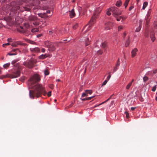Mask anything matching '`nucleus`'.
<instances>
[{
  "label": "nucleus",
  "instance_id": "obj_1",
  "mask_svg": "<svg viewBox=\"0 0 157 157\" xmlns=\"http://www.w3.org/2000/svg\"><path fill=\"white\" fill-rule=\"evenodd\" d=\"M45 88L41 84H36L33 88V90L29 91V96L30 98H34L35 97L38 98L42 94L45 95L46 94Z\"/></svg>",
  "mask_w": 157,
  "mask_h": 157
},
{
  "label": "nucleus",
  "instance_id": "obj_2",
  "mask_svg": "<svg viewBox=\"0 0 157 157\" xmlns=\"http://www.w3.org/2000/svg\"><path fill=\"white\" fill-rule=\"evenodd\" d=\"M27 4V5L23 7L22 10H21L22 12L24 11H29L31 8L33 6L38 5L39 3V1L38 0H27L26 1Z\"/></svg>",
  "mask_w": 157,
  "mask_h": 157
},
{
  "label": "nucleus",
  "instance_id": "obj_3",
  "mask_svg": "<svg viewBox=\"0 0 157 157\" xmlns=\"http://www.w3.org/2000/svg\"><path fill=\"white\" fill-rule=\"evenodd\" d=\"M102 9V7H99L96 9L94 14L92 16L89 23L85 27V28L87 27L88 29V28L90 27L94 23L95 21V19L97 18L98 14L101 12Z\"/></svg>",
  "mask_w": 157,
  "mask_h": 157
},
{
  "label": "nucleus",
  "instance_id": "obj_4",
  "mask_svg": "<svg viewBox=\"0 0 157 157\" xmlns=\"http://www.w3.org/2000/svg\"><path fill=\"white\" fill-rule=\"evenodd\" d=\"M22 69L20 67H18V69L13 71L10 74L6 75L4 76V78L9 77L12 78H17L20 76L21 74L20 70Z\"/></svg>",
  "mask_w": 157,
  "mask_h": 157
},
{
  "label": "nucleus",
  "instance_id": "obj_5",
  "mask_svg": "<svg viewBox=\"0 0 157 157\" xmlns=\"http://www.w3.org/2000/svg\"><path fill=\"white\" fill-rule=\"evenodd\" d=\"M40 80L39 76L37 75H35L32 76L29 80L28 84L30 87L32 88L34 84Z\"/></svg>",
  "mask_w": 157,
  "mask_h": 157
},
{
  "label": "nucleus",
  "instance_id": "obj_6",
  "mask_svg": "<svg viewBox=\"0 0 157 157\" xmlns=\"http://www.w3.org/2000/svg\"><path fill=\"white\" fill-rule=\"evenodd\" d=\"M110 10L112 13L113 15L116 17L121 13V11L117 8L115 6L110 8Z\"/></svg>",
  "mask_w": 157,
  "mask_h": 157
},
{
  "label": "nucleus",
  "instance_id": "obj_7",
  "mask_svg": "<svg viewBox=\"0 0 157 157\" xmlns=\"http://www.w3.org/2000/svg\"><path fill=\"white\" fill-rule=\"evenodd\" d=\"M36 62L33 60H29L28 62H24L23 63V64L25 66L29 68H32L35 63Z\"/></svg>",
  "mask_w": 157,
  "mask_h": 157
},
{
  "label": "nucleus",
  "instance_id": "obj_8",
  "mask_svg": "<svg viewBox=\"0 0 157 157\" xmlns=\"http://www.w3.org/2000/svg\"><path fill=\"white\" fill-rule=\"evenodd\" d=\"M37 20V17L35 16L31 15L28 17L29 21L30 22H33V24L34 25H39L38 23L36 21Z\"/></svg>",
  "mask_w": 157,
  "mask_h": 157
},
{
  "label": "nucleus",
  "instance_id": "obj_9",
  "mask_svg": "<svg viewBox=\"0 0 157 157\" xmlns=\"http://www.w3.org/2000/svg\"><path fill=\"white\" fill-rule=\"evenodd\" d=\"M58 43L57 42L55 43L54 44L53 43L48 48V50L50 51H53L56 50V47L55 45H56L57 47L58 46Z\"/></svg>",
  "mask_w": 157,
  "mask_h": 157
},
{
  "label": "nucleus",
  "instance_id": "obj_10",
  "mask_svg": "<svg viewBox=\"0 0 157 157\" xmlns=\"http://www.w3.org/2000/svg\"><path fill=\"white\" fill-rule=\"evenodd\" d=\"M18 31L20 33H23L24 35L27 36L29 35L32 34L31 32L28 30L27 29L23 30H20V29H18Z\"/></svg>",
  "mask_w": 157,
  "mask_h": 157
},
{
  "label": "nucleus",
  "instance_id": "obj_11",
  "mask_svg": "<svg viewBox=\"0 0 157 157\" xmlns=\"http://www.w3.org/2000/svg\"><path fill=\"white\" fill-rule=\"evenodd\" d=\"M113 25V24L111 22H108L105 24V29L108 30L110 29Z\"/></svg>",
  "mask_w": 157,
  "mask_h": 157
},
{
  "label": "nucleus",
  "instance_id": "obj_12",
  "mask_svg": "<svg viewBox=\"0 0 157 157\" xmlns=\"http://www.w3.org/2000/svg\"><path fill=\"white\" fill-rule=\"evenodd\" d=\"M30 51L33 53H37L40 52V50L39 48H30Z\"/></svg>",
  "mask_w": 157,
  "mask_h": 157
},
{
  "label": "nucleus",
  "instance_id": "obj_13",
  "mask_svg": "<svg viewBox=\"0 0 157 157\" xmlns=\"http://www.w3.org/2000/svg\"><path fill=\"white\" fill-rule=\"evenodd\" d=\"M87 92H89V94H91L92 93V91L91 90H85V92L84 93H83L82 95V97H86V93Z\"/></svg>",
  "mask_w": 157,
  "mask_h": 157
},
{
  "label": "nucleus",
  "instance_id": "obj_14",
  "mask_svg": "<svg viewBox=\"0 0 157 157\" xmlns=\"http://www.w3.org/2000/svg\"><path fill=\"white\" fill-rule=\"evenodd\" d=\"M69 15L71 18H73L75 15L74 9H72L71 11H69Z\"/></svg>",
  "mask_w": 157,
  "mask_h": 157
},
{
  "label": "nucleus",
  "instance_id": "obj_15",
  "mask_svg": "<svg viewBox=\"0 0 157 157\" xmlns=\"http://www.w3.org/2000/svg\"><path fill=\"white\" fill-rule=\"evenodd\" d=\"M138 51V49L136 48H135L131 52L132 56V57H134L136 55V52Z\"/></svg>",
  "mask_w": 157,
  "mask_h": 157
},
{
  "label": "nucleus",
  "instance_id": "obj_16",
  "mask_svg": "<svg viewBox=\"0 0 157 157\" xmlns=\"http://www.w3.org/2000/svg\"><path fill=\"white\" fill-rule=\"evenodd\" d=\"M151 9H149L148 10L147 14V15L146 17L145 18V19L146 20V21H147L149 20V17L150 16L151 13Z\"/></svg>",
  "mask_w": 157,
  "mask_h": 157
},
{
  "label": "nucleus",
  "instance_id": "obj_17",
  "mask_svg": "<svg viewBox=\"0 0 157 157\" xmlns=\"http://www.w3.org/2000/svg\"><path fill=\"white\" fill-rule=\"evenodd\" d=\"M26 1V0H17L16 1V3L18 5H21L23 2H25Z\"/></svg>",
  "mask_w": 157,
  "mask_h": 157
},
{
  "label": "nucleus",
  "instance_id": "obj_18",
  "mask_svg": "<svg viewBox=\"0 0 157 157\" xmlns=\"http://www.w3.org/2000/svg\"><path fill=\"white\" fill-rule=\"evenodd\" d=\"M150 38L152 41H154L155 39L154 36V33L153 32H151L150 34Z\"/></svg>",
  "mask_w": 157,
  "mask_h": 157
},
{
  "label": "nucleus",
  "instance_id": "obj_19",
  "mask_svg": "<svg viewBox=\"0 0 157 157\" xmlns=\"http://www.w3.org/2000/svg\"><path fill=\"white\" fill-rule=\"evenodd\" d=\"M48 56V54H46L44 55L42 54L39 56V58L40 59H44Z\"/></svg>",
  "mask_w": 157,
  "mask_h": 157
},
{
  "label": "nucleus",
  "instance_id": "obj_20",
  "mask_svg": "<svg viewBox=\"0 0 157 157\" xmlns=\"http://www.w3.org/2000/svg\"><path fill=\"white\" fill-rule=\"evenodd\" d=\"M52 43L49 41H46L45 42L44 44L48 48Z\"/></svg>",
  "mask_w": 157,
  "mask_h": 157
},
{
  "label": "nucleus",
  "instance_id": "obj_21",
  "mask_svg": "<svg viewBox=\"0 0 157 157\" xmlns=\"http://www.w3.org/2000/svg\"><path fill=\"white\" fill-rule=\"evenodd\" d=\"M122 4V1L121 0L117 1L116 4V5L118 7H120Z\"/></svg>",
  "mask_w": 157,
  "mask_h": 157
},
{
  "label": "nucleus",
  "instance_id": "obj_22",
  "mask_svg": "<svg viewBox=\"0 0 157 157\" xmlns=\"http://www.w3.org/2000/svg\"><path fill=\"white\" fill-rule=\"evenodd\" d=\"M129 36H128V39L126 40L125 43V46L126 47H127L129 44H130V41H129Z\"/></svg>",
  "mask_w": 157,
  "mask_h": 157
},
{
  "label": "nucleus",
  "instance_id": "obj_23",
  "mask_svg": "<svg viewBox=\"0 0 157 157\" xmlns=\"http://www.w3.org/2000/svg\"><path fill=\"white\" fill-rule=\"evenodd\" d=\"M39 31V29L38 28H34L31 29V32L32 33H34L35 32H38Z\"/></svg>",
  "mask_w": 157,
  "mask_h": 157
},
{
  "label": "nucleus",
  "instance_id": "obj_24",
  "mask_svg": "<svg viewBox=\"0 0 157 157\" xmlns=\"http://www.w3.org/2000/svg\"><path fill=\"white\" fill-rule=\"evenodd\" d=\"M10 63H6L3 65V67L5 68H7L10 66Z\"/></svg>",
  "mask_w": 157,
  "mask_h": 157
},
{
  "label": "nucleus",
  "instance_id": "obj_25",
  "mask_svg": "<svg viewBox=\"0 0 157 157\" xmlns=\"http://www.w3.org/2000/svg\"><path fill=\"white\" fill-rule=\"evenodd\" d=\"M130 0H126L124 4V6H125V8H126L127 7V6L128 5V2Z\"/></svg>",
  "mask_w": 157,
  "mask_h": 157
},
{
  "label": "nucleus",
  "instance_id": "obj_26",
  "mask_svg": "<svg viewBox=\"0 0 157 157\" xmlns=\"http://www.w3.org/2000/svg\"><path fill=\"white\" fill-rule=\"evenodd\" d=\"M147 2H145L143 3V6L142 9L144 10L147 5Z\"/></svg>",
  "mask_w": 157,
  "mask_h": 157
},
{
  "label": "nucleus",
  "instance_id": "obj_27",
  "mask_svg": "<svg viewBox=\"0 0 157 157\" xmlns=\"http://www.w3.org/2000/svg\"><path fill=\"white\" fill-rule=\"evenodd\" d=\"M24 25L26 29L29 28L30 26L29 24L28 23H25L24 24Z\"/></svg>",
  "mask_w": 157,
  "mask_h": 157
},
{
  "label": "nucleus",
  "instance_id": "obj_28",
  "mask_svg": "<svg viewBox=\"0 0 157 157\" xmlns=\"http://www.w3.org/2000/svg\"><path fill=\"white\" fill-rule=\"evenodd\" d=\"M16 42L17 43V46L18 45H25V44L24 43H22V42H21V41H16Z\"/></svg>",
  "mask_w": 157,
  "mask_h": 157
},
{
  "label": "nucleus",
  "instance_id": "obj_29",
  "mask_svg": "<svg viewBox=\"0 0 157 157\" xmlns=\"http://www.w3.org/2000/svg\"><path fill=\"white\" fill-rule=\"evenodd\" d=\"M111 10H110V8L108 10V11L106 13L107 14L108 16H110L111 14Z\"/></svg>",
  "mask_w": 157,
  "mask_h": 157
},
{
  "label": "nucleus",
  "instance_id": "obj_30",
  "mask_svg": "<svg viewBox=\"0 0 157 157\" xmlns=\"http://www.w3.org/2000/svg\"><path fill=\"white\" fill-rule=\"evenodd\" d=\"M141 28V23H140V24L139 27L136 28V32H139Z\"/></svg>",
  "mask_w": 157,
  "mask_h": 157
},
{
  "label": "nucleus",
  "instance_id": "obj_31",
  "mask_svg": "<svg viewBox=\"0 0 157 157\" xmlns=\"http://www.w3.org/2000/svg\"><path fill=\"white\" fill-rule=\"evenodd\" d=\"M106 46V43L105 42H104L102 43L101 44V47L104 48H105Z\"/></svg>",
  "mask_w": 157,
  "mask_h": 157
},
{
  "label": "nucleus",
  "instance_id": "obj_32",
  "mask_svg": "<svg viewBox=\"0 0 157 157\" xmlns=\"http://www.w3.org/2000/svg\"><path fill=\"white\" fill-rule=\"evenodd\" d=\"M89 39L88 38H87L86 40V46H87L89 44Z\"/></svg>",
  "mask_w": 157,
  "mask_h": 157
},
{
  "label": "nucleus",
  "instance_id": "obj_33",
  "mask_svg": "<svg viewBox=\"0 0 157 157\" xmlns=\"http://www.w3.org/2000/svg\"><path fill=\"white\" fill-rule=\"evenodd\" d=\"M132 85V84L131 83H129L126 86V89H129L131 86Z\"/></svg>",
  "mask_w": 157,
  "mask_h": 157
},
{
  "label": "nucleus",
  "instance_id": "obj_34",
  "mask_svg": "<svg viewBox=\"0 0 157 157\" xmlns=\"http://www.w3.org/2000/svg\"><path fill=\"white\" fill-rule=\"evenodd\" d=\"M78 26V24L76 23L74 25H73V28L74 29H77Z\"/></svg>",
  "mask_w": 157,
  "mask_h": 157
},
{
  "label": "nucleus",
  "instance_id": "obj_35",
  "mask_svg": "<svg viewBox=\"0 0 157 157\" xmlns=\"http://www.w3.org/2000/svg\"><path fill=\"white\" fill-rule=\"evenodd\" d=\"M123 26L122 25H120L118 27V31H120L121 30L123 29Z\"/></svg>",
  "mask_w": 157,
  "mask_h": 157
},
{
  "label": "nucleus",
  "instance_id": "obj_36",
  "mask_svg": "<svg viewBox=\"0 0 157 157\" xmlns=\"http://www.w3.org/2000/svg\"><path fill=\"white\" fill-rule=\"evenodd\" d=\"M11 45L12 46L15 47H17V45L16 42H15L14 43H12Z\"/></svg>",
  "mask_w": 157,
  "mask_h": 157
},
{
  "label": "nucleus",
  "instance_id": "obj_37",
  "mask_svg": "<svg viewBox=\"0 0 157 157\" xmlns=\"http://www.w3.org/2000/svg\"><path fill=\"white\" fill-rule=\"evenodd\" d=\"M120 65V59H119V58H118L117 61V63L116 64V67H118Z\"/></svg>",
  "mask_w": 157,
  "mask_h": 157
},
{
  "label": "nucleus",
  "instance_id": "obj_38",
  "mask_svg": "<svg viewBox=\"0 0 157 157\" xmlns=\"http://www.w3.org/2000/svg\"><path fill=\"white\" fill-rule=\"evenodd\" d=\"M111 77V75H110V72L109 73V75L106 78V80L108 81L109 80Z\"/></svg>",
  "mask_w": 157,
  "mask_h": 157
},
{
  "label": "nucleus",
  "instance_id": "obj_39",
  "mask_svg": "<svg viewBox=\"0 0 157 157\" xmlns=\"http://www.w3.org/2000/svg\"><path fill=\"white\" fill-rule=\"evenodd\" d=\"M108 81L106 79L105 80V81H104V82H103V83L101 85V87H102V86L105 85V84L107 83Z\"/></svg>",
  "mask_w": 157,
  "mask_h": 157
},
{
  "label": "nucleus",
  "instance_id": "obj_40",
  "mask_svg": "<svg viewBox=\"0 0 157 157\" xmlns=\"http://www.w3.org/2000/svg\"><path fill=\"white\" fill-rule=\"evenodd\" d=\"M18 61V59H15L14 60H13V61L12 62H11V63L12 64H14L15 63H16Z\"/></svg>",
  "mask_w": 157,
  "mask_h": 157
},
{
  "label": "nucleus",
  "instance_id": "obj_41",
  "mask_svg": "<svg viewBox=\"0 0 157 157\" xmlns=\"http://www.w3.org/2000/svg\"><path fill=\"white\" fill-rule=\"evenodd\" d=\"M156 85H155V86H154L152 89V91H153V92H154L156 90Z\"/></svg>",
  "mask_w": 157,
  "mask_h": 157
},
{
  "label": "nucleus",
  "instance_id": "obj_42",
  "mask_svg": "<svg viewBox=\"0 0 157 157\" xmlns=\"http://www.w3.org/2000/svg\"><path fill=\"white\" fill-rule=\"evenodd\" d=\"M111 96H111V97H110L107 100H106V101H104V102H103L101 103V104H99V105H102V104H104V103H105V102H106L107 101H108V100H109V99L111 98Z\"/></svg>",
  "mask_w": 157,
  "mask_h": 157
},
{
  "label": "nucleus",
  "instance_id": "obj_43",
  "mask_svg": "<svg viewBox=\"0 0 157 157\" xmlns=\"http://www.w3.org/2000/svg\"><path fill=\"white\" fill-rule=\"evenodd\" d=\"M25 79V77L24 76H23L21 77L19 79L20 80L21 82H23L24 81Z\"/></svg>",
  "mask_w": 157,
  "mask_h": 157
},
{
  "label": "nucleus",
  "instance_id": "obj_44",
  "mask_svg": "<svg viewBox=\"0 0 157 157\" xmlns=\"http://www.w3.org/2000/svg\"><path fill=\"white\" fill-rule=\"evenodd\" d=\"M44 73L46 75H48L49 74V72L47 70H45L44 71Z\"/></svg>",
  "mask_w": 157,
  "mask_h": 157
},
{
  "label": "nucleus",
  "instance_id": "obj_45",
  "mask_svg": "<svg viewBox=\"0 0 157 157\" xmlns=\"http://www.w3.org/2000/svg\"><path fill=\"white\" fill-rule=\"evenodd\" d=\"M10 43H7L4 44H3L2 45V46L3 47L5 48L6 46V45H10Z\"/></svg>",
  "mask_w": 157,
  "mask_h": 157
},
{
  "label": "nucleus",
  "instance_id": "obj_46",
  "mask_svg": "<svg viewBox=\"0 0 157 157\" xmlns=\"http://www.w3.org/2000/svg\"><path fill=\"white\" fill-rule=\"evenodd\" d=\"M117 20V21H119L121 19H123V17L122 16H120L118 18H117V17H116Z\"/></svg>",
  "mask_w": 157,
  "mask_h": 157
},
{
  "label": "nucleus",
  "instance_id": "obj_47",
  "mask_svg": "<svg viewBox=\"0 0 157 157\" xmlns=\"http://www.w3.org/2000/svg\"><path fill=\"white\" fill-rule=\"evenodd\" d=\"M148 78L147 76H144L143 78V80L144 82H146V81H147L148 80Z\"/></svg>",
  "mask_w": 157,
  "mask_h": 157
},
{
  "label": "nucleus",
  "instance_id": "obj_48",
  "mask_svg": "<svg viewBox=\"0 0 157 157\" xmlns=\"http://www.w3.org/2000/svg\"><path fill=\"white\" fill-rule=\"evenodd\" d=\"M0 2H1L2 3H5L7 2V0H1Z\"/></svg>",
  "mask_w": 157,
  "mask_h": 157
},
{
  "label": "nucleus",
  "instance_id": "obj_49",
  "mask_svg": "<svg viewBox=\"0 0 157 157\" xmlns=\"http://www.w3.org/2000/svg\"><path fill=\"white\" fill-rule=\"evenodd\" d=\"M18 29H20V30H25L23 29V27L22 26H20L19 28H17V30L18 31Z\"/></svg>",
  "mask_w": 157,
  "mask_h": 157
},
{
  "label": "nucleus",
  "instance_id": "obj_50",
  "mask_svg": "<svg viewBox=\"0 0 157 157\" xmlns=\"http://www.w3.org/2000/svg\"><path fill=\"white\" fill-rule=\"evenodd\" d=\"M94 96H92L90 97H88L87 98H86L87 100H90L92 98L94 97Z\"/></svg>",
  "mask_w": 157,
  "mask_h": 157
},
{
  "label": "nucleus",
  "instance_id": "obj_51",
  "mask_svg": "<svg viewBox=\"0 0 157 157\" xmlns=\"http://www.w3.org/2000/svg\"><path fill=\"white\" fill-rule=\"evenodd\" d=\"M51 92L50 91L48 92L47 94V95L48 97H50L51 96Z\"/></svg>",
  "mask_w": 157,
  "mask_h": 157
},
{
  "label": "nucleus",
  "instance_id": "obj_52",
  "mask_svg": "<svg viewBox=\"0 0 157 157\" xmlns=\"http://www.w3.org/2000/svg\"><path fill=\"white\" fill-rule=\"evenodd\" d=\"M17 54L16 53H8V55H9V56H13V55H15Z\"/></svg>",
  "mask_w": 157,
  "mask_h": 157
},
{
  "label": "nucleus",
  "instance_id": "obj_53",
  "mask_svg": "<svg viewBox=\"0 0 157 157\" xmlns=\"http://www.w3.org/2000/svg\"><path fill=\"white\" fill-rule=\"evenodd\" d=\"M98 53L99 54L101 55L102 53V51L100 50L98 52Z\"/></svg>",
  "mask_w": 157,
  "mask_h": 157
},
{
  "label": "nucleus",
  "instance_id": "obj_54",
  "mask_svg": "<svg viewBox=\"0 0 157 157\" xmlns=\"http://www.w3.org/2000/svg\"><path fill=\"white\" fill-rule=\"evenodd\" d=\"M81 10H82V8H81V7H78V11H79V13H80L81 12Z\"/></svg>",
  "mask_w": 157,
  "mask_h": 157
},
{
  "label": "nucleus",
  "instance_id": "obj_55",
  "mask_svg": "<svg viewBox=\"0 0 157 157\" xmlns=\"http://www.w3.org/2000/svg\"><path fill=\"white\" fill-rule=\"evenodd\" d=\"M29 43L32 44H35L36 43L33 41H30Z\"/></svg>",
  "mask_w": 157,
  "mask_h": 157
},
{
  "label": "nucleus",
  "instance_id": "obj_56",
  "mask_svg": "<svg viewBox=\"0 0 157 157\" xmlns=\"http://www.w3.org/2000/svg\"><path fill=\"white\" fill-rule=\"evenodd\" d=\"M125 113L126 114V117L128 118L129 116V114L127 112H125Z\"/></svg>",
  "mask_w": 157,
  "mask_h": 157
},
{
  "label": "nucleus",
  "instance_id": "obj_57",
  "mask_svg": "<svg viewBox=\"0 0 157 157\" xmlns=\"http://www.w3.org/2000/svg\"><path fill=\"white\" fill-rule=\"evenodd\" d=\"M12 40V39L11 38H8L7 39V41L9 42H11V40Z\"/></svg>",
  "mask_w": 157,
  "mask_h": 157
},
{
  "label": "nucleus",
  "instance_id": "obj_58",
  "mask_svg": "<svg viewBox=\"0 0 157 157\" xmlns=\"http://www.w3.org/2000/svg\"><path fill=\"white\" fill-rule=\"evenodd\" d=\"M17 50H18H18H18V49H17V48L13 49L12 50V52H15V51H17Z\"/></svg>",
  "mask_w": 157,
  "mask_h": 157
},
{
  "label": "nucleus",
  "instance_id": "obj_59",
  "mask_svg": "<svg viewBox=\"0 0 157 157\" xmlns=\"http://www.w3.org/2000/svg\"><path fill=\"white\" fill-rule=\"evenodd\" d=\"M157 73V69L153 71V73L154 74H155Z\"/></svg>",
  "mask_w": 157,
  "mask_h": 157
},
{
  "label": "nucleus",
  "instance_id": "obj_60",
  "mask_svg": "<svg viewBox=\"0 0 157 157\" xmlns=\"http://www.w3.org/2000/svg\"><path fill=\"white\" fill-rule=\"evenodd\" d=\"M126 36V33H124L123 34V38H124Z\"/></svg>",
  "mask_w": 157,
  "mask_h": 157
},
{
  "label": "nucleus",
  "instance_id": "obj_61",
  "mask_svg": "<svg viewBox=\"0 0 157 157\" xmlns=\"http://www.w3.org/2000/svg\"><path fill=\"white\" fill-rule=\"evenodd\" d=\"M41 52H45V49L44 48H42L41 49Z\"/></svg>",
  "mask_w": 157,
  "mask_h": 157
},
{
  "label": "nucleus",
  "instance_id": "obj_62",
  "mask_svg": "<svg viewBox=\"0 0 157 157\" xmlns=\"http://www.w3.org/2000/svg\"><path fill=\"white\" fill-rule=\"evenodd\" d=\"M42 35V34H38L37 35V37H39L40 36H41Z\"/></svg>",
  "mask_w": 157,
  "mask_h": 157
},
{
  "label": "nucleus",
  "instance_id": "obj_63",
  "mask_svg": "<svg viewBox=\"0 0 157 157\" xmlns=\"http://www.w3.org/2000/svg\"><path fill=\"white\" fill-rule=\"evenodd\" d=\"M136 108V107H132L131 108V109L132 111H133Z\"/></svg>",
  "mask_w": 157,
  "mask_h": 157
},
{
  "label": "nucleus",
  "instance_id": "obj_64",
  "mask_svg": "<svg viewBox=\"0 0 157 157\" xmlns=\"http://www.w3.org/2000/svg\"><path fill=\"white\" fill-rule=\"evenodd\" d=\"M117 70V67H115L114 68V69H113V71L114 72H115Z\"/></svg>",
  "mask_w": 157,
  "mask_h": 157
}]
</instances>
